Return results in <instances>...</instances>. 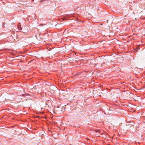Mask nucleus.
<instances>
[{
  "label": "nucleus",
  "mask_w": 145,
  "mask_h": 145,
  "mask_svg": "<svg viewBox=\"0 0 145 145\" xmlns=\"http://www.w3.org/2000/svg\"><path fill=\"white\" fill-rule=\"evenodd\" d=\"M18 28L19 30H21L22 29V28L21 27V25L20 24H19L18 26Z\"/></svg>",
  "instance_id": "nucleus-3"
},
{
  "label": "nucleus",
  "mask_w": 145,
  "mask_h": 145,
  "mask_svg": "<svg viewBox=\"0 0 145 145\" xmlns=\"http://www.w3.org/2000/svg\"><path fill=\"white\" fill-rule=\"evenodd\" d=\"M83 56H82V60H84V59H83Z\"/></svg>",
  "instance_id": "nucleus-6"
},
{
  "label": "nucleus",
  "mask_w": 145,
  "mask_h": 145,
  "mask_svg": "<svg viewBox=\"0 0 145 145\" xmlns=\"http://www.w3.org/2000/svg\"><path fill=\"white\" fill-rule=\"evenodd\" d=\"M95 131L96 133V135L97 137L99 136V135H102L103 133V131L99 130H95Z\"/></svg>",
  "instance_id": "nucleus-1"
},
{
  "label": "nucleus",
  "mask_w": 145,
  "mask_h": 145,
  "mask_svg": "<svg viewBox=\"0 0 145 145\" xmlns=\"http://www.w3.org/2000/svg\"><path fill=\"white\" fill-rule=\"evenodd\" d=\"M104 64V63L101 64V67H103L104 65H103Z\"/></svg>",
  "instance_id": "nucleus-4"
},
{
  "label": "nucleus",
  "mask_w": 145,
  "mask_h": 145,
  "mask_svg": "<svg viewBox=\"0 0 145 145\" xmlns=\"http://www.w3.org/2000/svg\"><path fill=\"white\" fill-rule=\"evenodd\" d=\"M135 50L134 51L135 52H137V50H136L135 49Z\"/></svg>",
  "instance_id": "nucleus-5"
},
{
  "label": "nucleus",
  "mask_w": 145,
  "mask_h": 145,
  "mask_svg": "<svg viewBox=\"0 0 145 145\" xmlns=\"http://www.w3.org/2000/svg\"><path fill=\"white\" fill-rule=\"evenodd\" d=\"M28 28L29 27L27 26H25L23 29V32L25 33L27 32L28 31Z\"/></svg>",
  "instance_id": "nucleus-2"
}]
</instances>
